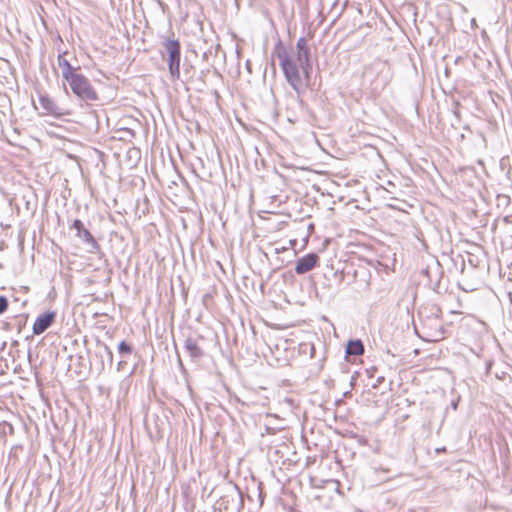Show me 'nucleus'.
<instances>
[{
	"instance_id": "nucleus-1",
	"label": "nucleus",
	"mask_w": 512,
	"mask_h": 512,
	"mask_svg": "<svg viewBox=\"0 0 512 512\" xmlns=\"http://www.w3.org/2000/svg\"><path fill=\"white\" fill-rule=\"evenodd\" d=\"M296 48V54L290 55L283 44L278 43L275 53L280 60L286 80L295 90H299L308 83L310 78V50L304 37L297 40Z\"/></svg>"
},
{
	"instance_id": "nucleus-2",
	"label": "nucleus",
	"mask_w": 512,
	"mask_h": 512,
	"mask_svg": "<svg viewBox=\"0 0 512 512\" xmlns=\"http://www.w3.org/2000/svg\"><path fill=\"white\" fill-rule=\"evenodd\" d=\"M66 82L77 98L86 102H96L99 100L96 89L93 87L90 80L82 73L78 72L66 80Z\"/></svg>"
},
{
	"instance_id": "nucleus-3",
	"label": "nucleus",
	"mask_w": 512,
	"mask_h": 512,
	"mask_svg": "<svg viewBox=\"0 0 512 512\" xmlns=\"http://www.w3.org/2000/svg\"><path fill=\"white\" fill-rule=\"evenodd\" d=\"M164 47L168 52V68L170 77L173 81H176L180 78V42L176 39H167L164 42Z\"/></svg>"
},
{
	"instance_id": "nucleus-4",
	"label": "nucleus",
	"mask_w": 512,
	"mask_h": 512,
	"mask_svg": "<svg viewBox=\"0 0 512 512\" xmlns=\"http://www.w3.org/2000/svg\"><path fill=\"white\" fill-rule=\"evenodd\" d=\"M56 313L48 311L40 314L33 323L32 330L35 335L45 332L55 321Z\"/></svg>"
},
{
	"instance_id": "nucleus-5",
	"label": "nucleus",
	"mask_w": 512,
	"mask_h": 512,
	"mask_svg": "<svg viewBox=\"0 0 512 512\" xmlns=\"http://www.w3.org/2000/svg\"><path fill=\"white\" fill-rule=\"evenodd\" d=\"M319 262V256L315 253H310L307 255H304L303 257L299 258L296 267L295 272L297 274H305L312 269L316 267V265Z\"/></svg>"
},
{
	"instance_id": "nucleus-6",
	"label": "nucleus",
	"mask_w": 512,
	"mask_h": 512,
	"mask_svg": "<svg viewBox=\"0 0 512 512\" xmlns=\"http://www.w3.org/2000/svg\"><path fill=\"white\" fill-rule=\"evenodd\" d=\"M66 52L58 55V66L61 70V76L66 81L70 77L74 76L79 72V67H73L69 61L65 58Z\"/></svg>"
},
{
	"instance_id": "nucleus-7",
	"label": "nucleus",
	"mask_w": 512,
	"mask_h": 512,
	"mask_svg": "<svg viewBox=\"0 0 512 512\" xmlns=\"http://www.w3.org/2000/svg\"><path fill=\"white\" fill-rule=\"evenodd\" d=\"M185 349L189 356L193 359H199L204 355V351L201 348L197 339L188 337L185 341Z\"/></svg>"
},
{
	"instance_id": "nucleus-8",
	"label": "nucleus",
	"mask_w": 512,
	"mask_h": 512,
	"mask_svg": "<svg viewBox=\"0 0 512 512\" xmlns=\"http://www.w3.org/2000/svg\"><path fill=\"white\" fill-rule=\"evenodd\" d=\"M73 228L77 231V236L81 239H83L85 242L95 246L97 245V242L95 240V238L93 237V235L90 233V231H88L87 229H85L83 223L81 220L79 219H76L74 222H73Z\"/></svg>"
},
{
	"instance_id": "nucleus-9",
	"label": "nucleus",
	"mask_w": 512,
	"mask_h": 512,
	"mask_svg": "<svg viewBox=\"0 0 512 512\" xmlns=\"http://www.w3.org/2000/svg\"><path fill=\"white\" fill-rule=\"evenodd\" d=\"M39 103L41 107L48 113L54 116H60L61 113H59V109L57 104L54 102L53 99H51L48 96H41L39 98Z\"/></svg>"
},
{
	"instance_id": "nucleus-10",
	"label": "nucleus",
	"mask_w": 512,
	"mask_h": 512,
	"mask_svg": "<svg viewBox=\"0 0 512 512\" xmlns=\"http://www.w3.org/2000/svg\"><path fill=\"white\" fill-rule=\"evenodd\" d=\"M346 353L348 355H362L364 353V347L360 340L349 341L346 346Z\"/></svg>"
},
{
	"instance_id": "nucleus-11",
	"label": "nucleus",
	"mask_w": 512,
	"mask_h": 512,
	"mask_svg": "<svg viewBox=\"0 0 512 512\" xmlns=\"http://www.w3.org/2000/svg\"><path fill=\"white\" fill-rule=\"evenodd\" d=\"M118 351L120 354H131L132 346H131V344H129L125 341H122L119 343Z\"/></svg>"
},
{
	"instance_id": "nucleus-12",
	"label": "nucleus",
	"mask_w": 512,
	"mask_h": 512,
	"mask_svg": "<svg viewBox=\"0 0 512 512\" xmlns=\"http://www.w3.org/2000/svg\"><path fill=\"white\" fill-rule=\"evenodd\" d=\"M8 308L7 298L4 296H0V314L4 313Z\"/></svg>"
},
{
	"instance_id": "nucleus-13",
	"label": "nucleus",
	"mask_w": 512,
	"mask_h": 512,
	"mask_svg": "<svg viewBox=\"0 0 512 512\" xmlns=\"http://www.w3.org/2000/svg\"><path fill=\"white\" fill-rule=\"evenodd\" d=\"M442 451H445V448L437 449V452H442Z\"/></svg>"
}]
</instances>
